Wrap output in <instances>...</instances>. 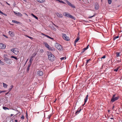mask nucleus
<instances>
[{"mask_svg": "<svg viewBox=\"0 0 122 122\" xmlns=\"http://www.w3.org/2000/svg\"><path fill=\"white\" fill-rule=\"evenodd\" d=\"M65 58L64 57H62L60 58V59L61 60H64Z\"/></svg>", "mask_w": 122, "mask_h": 122, "instance_id": "45", "label": "nucleus"}, {"mask_svg": "<svg viewBox=\"0 0 122 122\" xmlns=\"http://www.w3.org/2000/svg\"><path fill=\"white\" fill-rule=\"evenodd\" d=\"M35 18L36 19H38V18L37 17H36V16H35Z\"/></svg>", "mask_w": 122, "mask_h": 122, "instance_id": "51", "label": "nucleus"}, {"mask_svg": "<svg viewBox=\"0 0 122 122\" xmlns=\"http://www.w3.org/2000/svg\"><path fill=\"white\" fill-rule=\"evenodd\" d=\"M6 4H7L8 5H10V4H9V3H8L7 2H6Z\"/></svg>", "mask_w": 122, "mask_h": 122, "instance_id": "50", "label": "nucleus"}, {"mask_svg": "<svg viewBox=\"0 0 122 122\" xmlns=\"http://www.w3.org/2000/svg\"><path fill=\"white\" fill-rule=\"evenodd\" d=\"M31 65L29 64L28 65L27 67V72H28L30 70V66H31Z\"/></svg>", "mask_w": 122, "mask_h": 122, "instance_id": "21", "label": "nucleus"}, {"mask_svg": "<svg viewBox=\"0 0 122 122\" xmlns=\"http://www.w3.org/2000/svg\"><path fill=\"white\" fill-rule=\"evenodd\" d=\"M24 116H23V115H22V116H21V119H22V120H23V119H24Z\"/></svg>", "mask_w": 122, "mask_h": 122, "instance_id": "41", "label": "nucleus"}, {"mask_svg": "<svg viewBox=\"0 0 122 122\" xmlns=\"http://www.w3.org/2000/svg\"><path fill=\"white\" fill-rule=\"evenodd\" d=\"M25 14L27 16H28V15L26 14V13H25Z\"/></svg>", "mask_w": 122, "mask_h": 122, "instance_id": "63", "label": "nucleus"}, {"mask_svg": "<svg viewBox=\"0 0 122 122\" xmlns=\"http://www.w3.org/2000/svg\"><path fill=\"white\" fill-rule=\"evenodd\" d=\"M13 114H11L10 115V116H13Z\"/></svg>", "mask_w": 122, "mask_h": 122, "instance_id": "62", "label": "nucleus"}, {"mask_svg": "<svg viewBox=\"0 0 122 122\" xmlns=\"http://www.w3.org/2000/svg\"><path fill=\"white\" fill-rule=\"evenodd\" d=\"M108 3L109 4H110L112 3V0H107Z\"/></svg>", "mask_w": 122, "mask_h": 122, "instance_id": "32", "label": "nucleus"}, {"mask_svg": "<svg viewBox=\"0 0 122 122\" xmlns=\"http://www.w3.org/2000/svg\"><path fill=\"white\" fill-rule=\"evenodd\" d=\"M0 64L2 65H4V63L1 60H0Z\"/></svg>", "mask_w": 122, "mask_h": 122, "instance_id": "35", "label": "nucleus"}, {"mask_svg": "<svg viewBox=\"0 0 122 122\" xmlns=\"http://www.w3.org/2000/svg\"><path fill=\"white\" fill-rule=\"evenodd\" d=\"M50 117L51 116H49L48 117V118L49 119L50 118Z\"/></svg>", "mask_w": 122, "mask_h": 122, "instance_id": "56", "label": "nucleus"}, {"mask_svg": "<svg viewBox=\"0 0 122 122\" xmlns=\"http://www.w3.org/2000/svg\"><path fill=\"white\" fill-rule=\"evenodd\" d=\"M48 48L49 50L51 51H55V49L53 47H51L50 46H49Z\"/></svg>", "mask_w": 122, "mask_h": 122, "instance_id": "15", "label": "nucleus"}, {"mask_svg": "<svg viewBox=\"0 0 122 122\" xmlns=\"http://www.w3.org/2000/svg\"><path fill=\"white\" fill-rule=\"evenodd\" d=\"M91 59H90L88 60H86V65L88 62L89 61L91 60Z\"/></svg>", "mask_w": 122, "mask_h": 122, "instance_id": "38", "label": "nucleus"}, {"mask_svg": "<svg viewBox=\"0 0 122 122\" xmlns=\"http://www.w3.org/2000/svg\"><path fill=\"white\" fill-rule=\"evenodd\" d=\"M45 46L47 48L49 46V45L46 42H45L44 43Z\"/></svg>", "mask_w": 122, "mask_h": 122, "instance_id": "20", "label": "nucleus"}, {"mask_svg": "<svg viewBox=\"0 0 122 122\" xmlns=\"http://www.w3.org/2000/svg\"><path fill=\"white\" fill-rule=\"evenodd\" d=\"M0 13L4 15L5 16H7V15L6 14L3 13L2 11L1 12V13Z\"/></svg>", "mask_w": 122, "mask_h": 122, "instance_id": "39", "label": "nucleus"}, {"mask_svg": "<svg viewBox=\"0 0 122 122\" xmlns=\"http://www.w3.org/2000/svg\"><path fill=\"white\" fill-rule=\"evenodd\" d=\"M99 8V6L97 3H95V9L96 10H98Z\"/></svg>", "mask_w": 122, "mask_h": 122, "instance_id": "11", "label": "nucleus"}, {"mask_svg": "<svg viewBox=\"0 0 122 122\" xmlns=\"http://www.w3.org/2000/svg\"><path fill=\"white\" fill-rule=\"evenodd\" d=\"M49 55H48V58L49 60L51 61H54L55 59V57L50 52L49 53Z\"/></svg>", "mask_w": 122, "mask_h": 122, "instance_id": "2", "label": "nucleus"}, {"mask_svg": "<svg viewBox=\"0 0 122 122\" xmlns=\"http://www.w3.org/2000/svg\"><path fill=\"white\" fill-rule=\"evenodd\" d=\"M8 33L9 35L12 37H14L15 36L14 33L11 31H9L8 32Z\"/></svg>", "mask_w": 122, "mask_h": 122, "instance_id": "10", "label": "nucleus"}, {"mask_svg": "<svg viewBox=\"0 0 122 122\" xmlns=\"http://www.w3.org/2000/svg\"><path fill=\"white\" fill-rule=\"evenodd\" d=\"M37 74L39 76H41L43 75V72L41 71H37Z\"/></svg>", "mask_w": 122, "mask_h": 122, "instance_id": "13", "label": "nucleus"}, {"mask_svg": "<svg viewBox=\"0 0 122 122\" xmlns=\"http://www.w3.org/2000/svg\"><path fill=\"white\" fill-rule=\"evenodd\" d=\"M14 13L15 14H17V13L15 12H14Z\"/></svg>", "mask_w": 122, "mask_h": 122, "instance_id": "55", "label": "nucleus"}, {"mask_svg": "<svg viewBox=\"0 0 122 122\" xmlns=\"http://www.w3.org/2000/svg\"><path fill=\"white\" fill-rule=\"evenodd\" d=\"M44 34L43 33H41V34L43 36H44Z\"/></svg>", "mask_w": 122, "mask_h": 122, "instance_id": "61", "label": "nucleus"}, {"mask_svg": "<svg viewBox=\"0 0 122 122\" xmlns=\"http://www.w3.org/2000/svg\"><path fill=\"white\" fill-rule=\"evenodd\" d=\"M55 46L56 48L59 50H61L62 49V47L60 44L56 43L55 44Z\"/></svg>", "mask_w": 122, "mask_h": 122, "instance_id": "4", "label": "nucleus"}, {"mask_svg": "<svg viewBox=\"0 0 122 122\" xmlns=\"http://www.w3.org/2000/svg\"><path fill=\"white\" fill-rule=\"evenodd\" d=\"M9 92H8L7 93H6L5 94V95H6L7 94H8L9 93Z\"/></svg>", "mask_w": 122, "mask_h": 122, "instance_id": "59", "label": "nucleus"}, {"mask_svg": "<svg viewBox=\"0 0 122 122\" xmlns=\"http://www.w3.org/2000/svg\"><path fill=\"white\" fill-rule=\"evenodd\" d=\"M62 35L64 39L67 41H68L70 40L69 38L66 36V34L64 33H62Z\"/></svg>", "mask_w": 122, "mask_h": 122, "instance_id": "5", "label": "nucleus"}, {"mask_svg": "<svg viewBox=\"0 0 122 122\" xmlns=\"http://www.w3.org/2000/svg\"><path fill=\"white\" fill-rule=\"evenodd\" d=\"M118 70V69L117 68L116 69H114V71H117Z\"/></svg>", "mask_w": 122, "mask_h": 122, "instance_id": "43", "label": "nucleus"}, {"mask_svg": "<svg viewBox=\"0 0 122 122\" xmlns=\"http://www.w3.org/2000/svg\"><path fill=\"white\" fill-rule=\"evenodd\" d=\"M15 122H18V120H15Z\"/></svg>", "mask_w": 122, "mask_h": 122, "instance_id": "57", "label": "nucleus"}, {"mask_svg": "<svg viewBox=\"0 0 122 122\" xmlns=\"http://www.w3.org/2000/svg\"><path fill=\"white\" fill-rule=\"evenodd\" d=\"M3 36H4L6 38H8V37L7 36H6V35H5L4 34H3Z\"/></svg>", "mask_w": 122, "mask_h": 122, "instance_id": "44", "label": "nucleus"}, {"mask_svg": "<svg viewBox=\"0 0 122 122\" xmlns=\"http://www.w3.org/2000/svg\"><path fill=\"white\" fill-rule=\"evenodd\" d=\"M100 58H99L98 59H99V60H102V59H100Z\"/></svg>", "mask_w": 122, "mask_h": 122, "instance_id": "58", "label": "nucleus"}, {"mask_svg": "<svg viewBox=\"0 0 122 122\" xmlns=\"http://www.w3.org/2000/svg\"><path fill=\"white\" fill-rule=\"evenodd\" d=\"M88 95L87 94L85 98L84 99V104L82 105L83 106L85 104V103L86 102L88 98Z\"/></svg>", "mask_w": 122, "mask_h": 122, "instance_id": "12", "label": "nucleus"}, {"mask_svg": "<svg viewBox=\"0 0 122 122\" xmlns=\"http://www.w3.org/2000/svg\"><path fill=\"white\" fill-rule=\"evenodd\" d=\"M39 3H42L45 2V0H36Z\"/></svg>", "mask_w": 122, "mask_h": 122, "instance_id": "17", "label": "nucleus"}, {"mask_svg": "<svg viewBox=\"0 0 122 122\" xmlns=\"http://www.w3.org/2000/svg\"><path fill=\"white\" fill-rule=\"evenodd\" d=\"M11 51L15 55H17L19 52V50L17 48L12 49Z\"/></svg>", "mask_w": 122, "mask_h": 122, "instance_id": "3", "label": "nucleus"}, {"mask_svg": "<svg viewBox=\"0 0 122 122\" xmlns=\"http://www.w3.org/2000/svg\"><path fill=\"white\" fill-rule=\"evenodd\" d=\"M39 52L41 53H42L44 52V51L43 49H40L39 50Z\"/></svg>", "mask_w": 122, "mask_h": 122, "instance_id": "28", "label": "nucleus"}, {"mask_svg": "<svg viewBox=\"0 0 122 122\" xmlns=\"http://www.w3.org/2000/svg\"><path fill=\"white\" fill-rule=\"evenodd\" d=\"M89 47V45H88L85 48L86 49H87Z\"/></svg>", "mask_w": 122, "mask_h": 122, "instance_id": "48", "label": "nucleus"}, {"mask_svg": "<svg viewBox=\"0 0 122 122\" xmlns=\"http://www.w3.org/2000/svg\"><path fill=\"white\" fill-rule=\"evenodd\" d=\"M56 14L57 16L59 18H62L63 17V15L62 14L60 13H56Z\"/></svg>", "mask_w": 122, "mask_h": 122, "instance_id": "14", "label": "nucleus"}, {"mask_svg": "<svg viewBox=\"0 0 122 122\" xmlns=\"http://www.w3.org/2000/svg\"><path fill=\"white\" fill-rule=\"evenodd\" d=\"M26 36V37H28V38H30V39H31V40H32L33 39V38L32 37H30V36H29L27 35H25Z\"/></svg>", "mask_w": 122, "mask_h": 122, "instance_id": "33", "label": "nucleus"}, {"mask_svg": "<svg viewBox=\"0 0 122 122\" xmlns=\"http://www.w3.org/2000/svg\"><path fill=\"white\" fill-rule=\"evenodd\" d=\"M26 117H27V116H28V114H27V112H26Z\"/></svg>", "mask_w": 122, "mask_h": 122, "instance_id": "54", "label": "nucleus"}, {"mask_svg": "<svg viewBox=\"0 0 122 122\" xmlns=\"http://www.w3.org/2000/svg\"><path fill=\"white\" fill-rule=\"evenodd\" d=\"M81 109L80 107L78 109V110L77 111V112L78 113H79L81 110Z\"/></svg>", "mask_w": 122, "mask_h": 122, "instance_id": "30", "label": "nucleus"}, {"mask_svg": "<svg viewBox=\"0 0 122 122\" xmlns=\"http://www.w3.org/2000/svg\"><path fill=\"white\" fill-rule=\"evenodd\" d=\"M5 92V91H0V93H1L2 92Z\"/></svg>", "mask_w": 122, "mask_h": 122, "instance_id": "49", "label": "nucleus"}, {"mask_svg": "<svg viewBox=\"0 0 122 122\" xmlns=\"http://www.w3.org/2000/svg\"><path fill=\"white\" fill-rule=\"evenodd\" d=\"M6 46L3 44L0 43V49H4L5 48Z\"/></svg>", "mask_w": 122, "mask_h": 122, "instance_id": "9", "label": "nucleus"}, {"mask_svg": "<svg viewBox=\"0 0 122 122\" xmlns=\"http://www.w3.org/2000/svg\"><path fill=\"white\" fill-rule=\"evenodd\" d=\"M63 15L69 18H71L74 20L76 19L72 15H70V14L68 13L65 12L63 14Z\"/></svg>", "mask_w": 122, "mask_h": 122, "instance_id": "1", "label": "nucleus"}, {"mask_svg": "<svg viewBox=\"0 0 122 122\" xmlns=\"http://www.w3.org/2000/svg\"><path fill=\"white\" fill-rule=\"evenodd\" d=\"M5 62L8 64L10 65L11 64L12 61L10 59L8 58L5 61Z\"/></svg>", "mask_w": 122, "mask_h": 122, "instance_id": "7", "label": "nucleus"}, {"mask_svg": "<svg viewBox=\"0 0 122 122\" xmlns=\"http://www.w3.org/2000/svg\"><path fill=\"white\" fill-rule=\"evenodd\" d=\"M3 86L5 88H6L7 87V85L6 84L3 82Z\"/></svg>", "mask_w": 122, "mask_h": 122, "instance_id": "19", "label": "nucleus"}, {"mask_svg": "<svg viewBox=\"0 0 122 122\" xmlns=\"http://www.w3.org/2000/svg\"><path fill=\"white\" fill-rule=\"evenodd\" d=\"M13 87V85H11L10 87V88L9 89V92H10L11 90L12 89Z\"/></svg>", "mask_w": 122, "mask_h": 122, "instance_id": "26", "label": "nucleus"}, {"mask_svg": "<svg viewBox=\"0 0 122 122\" xmlns=\"http://www.w3.org/2000/svg\"><path fill=\"white\" fill-rule=\"evenodd\" d=\"M77 113H78V112H77L76 111V113H75V114H76Z\"/></svg>", "mask_w": 122, "mask_h": 122, "instance_id": "64", "label": "nucleus"}, {"mask_svg": "<svg viewBox=\"0 0 122 122\" xmlns=\"http://www.w3.org/2000/svg\"><path fill=\"white\" fill-rule=\"evenodd\" d=\"M33 60V58L32 57H30L29 60V64L31 65L32 63V61Z\"/></svg>", "mask_w": 122, "mask_h": 122, "instance_id": "18", "label": "nucleus"}, {"mask_svg": "<svg viewBox=\"0 0 122 122\" xmlns=\"http://www.w3.org/2000/svg\"><path fill=\"white\" fill-rule=\"evenodd\" d=\"M3 108L5 110H9V109L8 108L6 107H3Z\"/></svg>", "mask_w": 122, "mask_h": 122, "instance_id": "31", "label": "nucleus"}, {"mask_svg": "<svg viewBox=\"0 0 122 122\" xmlns=\"http://www.w3.org/2000/svg\"><path fill=\"white\" fill-rule=\"evenodd\" d=\"M120 52H116V56L117 57H118V56H119L120 55L119 54H120Z\"/></svg>", "mask_w": 122, "mask_h": 122, "instance_id": "36", "label": "nucleus"}, {"mask_svg": "<svg viewBox=\"0 0 122 122\" xmlns=\"http://www.w3.org/2000/svg\"><path fill=\"white\" fill-rule=\"evenodd\" d=\"M117 62H120L121 61V60H117Z\"/></svg>", "mask_w": 122, "mask_h": 122, "instance_id": "52", "label": "nucleus"}, {"mask_svg": "<svg viewBox=\"0 0 122 122\" xmlns=\"http://www.w3.org/2000/svg\"><path fill=\"white\" fill-rule=\"evenodd\" d=\"M37 54V53H34L32 56L31 57H32L33 58L35 57L36 55Z\"/></svg>", "mask_w": 122, "mask_h": 122, "instance_id": "27", "label": "nucleus"}, {"mask_svg": "<svg viewBox=\"0 0 122 122\" xmlns=\"http://www.w3.org/2000/svg\"><path fill=\"white\" fill-rule=\"evenodd\" d=\"M118 37H119L118 36H116V37H114L113 38V40L114 41V40H115L116 39L118 38Z\"/></svg>", "mask_w": 122, "mask_h": 122, "instance_id": "34", "label": "nucleus"}, {"mask_svg": "<svg viewBox=\"0 0 122 122\" xmlns=\"http://www.w3.org/2000/svg\"><path fill=\"white\" fill-rule=\"evenodd\" d=\"M106 57V56L105 55H104V56H103L102 57H101V58H100V59H102V58H105Z\"/></svg>", "mask_w": 122, "mask_h": 122, "instance_id": "42", "label": "nucleus"}, {"mask_svg": "<svg viewBox=\"0 0 122 122\" xmlns=\"http://www.w3.org/2000/svg\"><path fill=\"white\" fill-rule=\"evenodd\" d=\"M12 21L13 23L16 24H18L19 23H20V22H19L15 20H13Z\"/></svg>", "mask_w": 122, "mask_h": 122, "instance_id": "22", "label": "nucleus"}, {"mask_svg": "<svg viewBox=\"0 0 122 122\" xmlns=\"http://www.w3.org/2000/svg\"><path fill=\"white\" fill-rule=\"evenodd\" d=\"M65 1L67 3V4L69 6H70L71 7L73 8H75V7L71 3H70L69 1L67 0H65Z\"/></svg>", "mask_w": 122, "mask_h": 122, "instance_id": "6", "label": "nucleus"}, {"mask_svg": "<svg viewBox=\"0 0 122 122\" xmlns=\"http://www.w3.org/2000/svg\"><path fill=\"white\" fill-rule=\"evenodd\" d=\"M53 25H54L56 27H58L57 26H56V25L55 24H54L53 23Z\"/></svg>", "mask_w": 122, "mask_h": 122, "instance_id": "47", "label": "nucleus"}, {"mask_svg": "<svg viewBox=\"0 0 122 122\" xmlns=\"http://www.w3.org/2000/svg\"><path fill=\"white\" fill-rule=\"evenodd\" d=\"M31 15H32L33 17H34V16H35V15L32 13L31 14Z\"/></svg>", "mask_w": 122, "mask_h": 122, "instance_id": "53", "label": "nucleus"}, {"mask_svg": "<svg viewBox=\"0 0 122 122\" xmlns=\"http://www.w3.org/2000/svg\"><path fill=\"white\" fill-rule=\"evenodd\" d=\"M79 37H77L74 41V43H76L79 40Z\"/></svg>", "mask_w": 122, "mask_h": 122, "instance_id": "23", "label": "nucleus"}, {"mask_svg": "<svg viewBox=\"0 0 122 122\" xmlns=\"http://www.w3.org/2000/svg\"><path fill=\"white\" fill-rule=\"evenodd\" d=\"M46 37H47L48 38H49L50 39H51V40H54L53 38H51V37L49 36H48V35H47V36H46Z\"/></svg>", "mask_w": 122, "mask_h": 122, "instance_id": "37", "label": "nucleus"}, {"mask_svg": "<svg viewBox=\"0 0 122 122\" xmlns=\"http://www.w3.org/2000/svg\"><path fill=\"white\" fill-rule=\"evenodd\" d=\"M95 15V14H94L93 15H92V16L89 17H88V18H91L92 17H94Z\"/></svg>", "mask_w": 122, "mask_h": 122, "instance_id": "40", "label": "nucleus"}, {"mask_svg": "<svg viewBox=\"0 0 122 122\" xmlns=\"http://www.w3.org/2000/svg\"><path fill=\"white\" fill-rule=\"evenodd\" d=\"M87 49L85 48H84L82 50V51L80 53V54L81 55V54H82Z\"/></svg>", "mask_w": 122, "mask_h": 122, "instance_id": "24", "label": "nucleus"}, {"mask_svg": "<svg viewBox=\"0 0 122 122\" xmlns=\"http://www.w3.org/2000/svg\"><path fill=\"white\" fill-rule=\"evenodd\" d=\"M3 57L4 58V60L5 61L8 58V55L7 54H4V55Z\"/></svg>", "mask_w": 122, "mask_h": 122, "instance_id": "16", "label": "nucleus"}, {"mask_svg": "<svg viewBox=\"0 0 122 122\" xmlns=\"http://www.w3.org/2000/svg\"><path fill=\"white\" fill-rule=\"evenodd\" d=\"M116 95L115 94H114L113 95L112 97V98H114V97H115V96Z\"/></svg>", "mask_w": 122, "mask_h": 122, "instance_id": "46", "label": "nucleus"}, {"mask_svg": "<svg viewBox=\"0 0 122 122\" xmlns=\"http://www.w3.org/2000/svg\"><path fill=\"white\" fill-rule=\"evenodd\" d=\"M11 58H14L15 59V60H16L18 59V58H17L16 57H15V56H11Z\"/></svg>", "mask_w": 122, "mask_h": 122, "instance_id": "29", "label": "nucleus"}, {"mask_svg": "<svg viewBox=\"0 0 122 122\" xmlns=\"http://www.w3.org/2000/svg\"><path fill=\"white\" fill-rule=\"evenodd\" d=\"M119 98V97H114V98H112L111 100V102H114L115 101L118 100Z\"/></svg>", "mask_w": 122, "mask_h": 122, "instance_id": "8", "label": "nucleus"}, {"mask_svg": "<svg viewBox=\"0 0 122 122\" xmlns=\"http://www.w3.org/2000/svg\"><path fill=\"white\" fill-rule=\"evenodd\" d=\"M44 36H45L46 37V36H47V35H45V34H44Z\"/></svg>", "mask_w": 122, "mask_h": 122, "instance_id": "60", "label": "nucleus"}, {"mask_svg": "<svg viewBox=\"0 0 122 122\" xmlns=\"http://www.w3.org/2000/svg\"><path fill=\"white\" fill-rule=\"evenodd\" d=\"M17 16L20 17H21L22 16V15L20 12H18L17 13Z\"/></svg>", "mask_w": 122, "mask_h": 122, "instance_id": "25", "label": "nucleus"}]
</instances>
